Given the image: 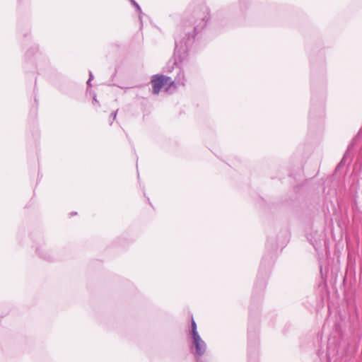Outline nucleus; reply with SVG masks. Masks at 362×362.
Listing matches in <instances>:
<instances>
[{"label":"nucleus","instance_id":"1","mask_svg":"<svg viewBox=\"0 0 362 362\" xmlns=\"http://www.w3.org/2000/svg\"><path fill=\"white\" fill-rule=\"evenodd\" d=\"M151 83L153 88V93L158 94L161 89L168 90L171 86H174V81L170 77L156 74L151 77Z\"/></svg>","mask_w":362,"mask_h":362},{"label":"nucleus","instance_id":"2","mask_svg":"<svg viewBox=\"0 0 362 362\" xmlns=\"http://www.w3.org/2000/svg\"><path fill=\"white\" fill-rule=\"evenodd\" d=\"M194 343L197 349V352L199 354H202L204 353L205 350V344L204 341L201 339L199 335L193 337Z\"/></svg>","mask_w":362,"mask_h":362},{"label":"nucleus","instance_id":"3","mask_svg":"<svg viewBox=\"0 0 362 362\" xmlns=\"http://www.w3.org/2000/svg\"><path fill=\"white\" fill-rule=\"evenodd\" d=\"M192 332L193 337L199 335L197 332V325H196L195 322L194 321V320H192Z\"/></svg>","mask_w":362,"mask_h":362}]
</instances>
